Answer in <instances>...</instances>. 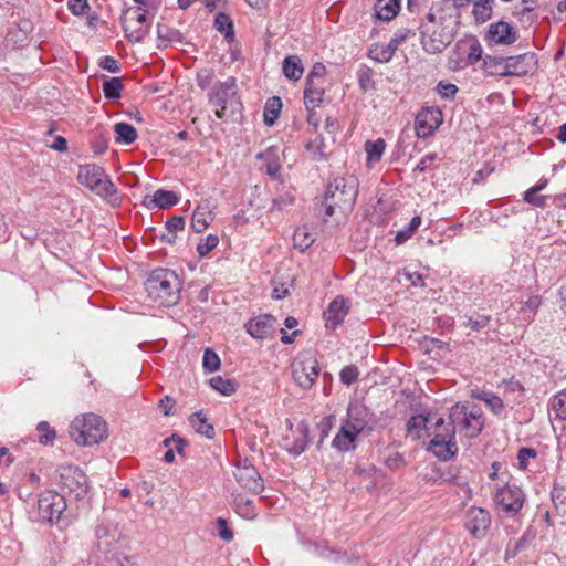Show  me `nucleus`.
Here are the masks:
<instances>
[{
  "mask_svg": "<svg viewBox=\"0 0 566 566\" xmlns=\"http://www.w3.org/2000/svg\"><path fill=\"white\" fill-rule=\"evenodd\" d=\"M358 179L353 176L336 177L327 185L323 206L325 220L333 217L336 210L342 213L352 211L358 195Z\"/></svg>",
  "mask_w": 566,
  "mask_h": 566,
  "instance_id": "nucleus-1",
  "label": "nucleus"
},
{
  "mask_svg": "<svg viewBox=\"0 0 566 566\" xmlns=\"http://www.w3.org/2000/svg\"><path fill=\"white\" fill-rule=\"evenodd\" d=\"M145 290L154 302L170 307L179 302L181 282L174 271L156 269L146 280Z\"/></svg>",
  "mask_w": 566,
  "mask_h": 566,
  "instance_id": "nucleus-2",
  "label": "nucleus"
},
{
  "mask_svg": "<svg viewBox=\"0 0 566 566\" xmlns=\"http://www.w3.org/2000/svg\"><path fill=\"white\" fill-rule=\"evenodd\" d=\"M70 436L82 447L98 444L107 439V422L98 415L88 412L74 418L70 424Z\"/></svg>",
  "mask_w": 566,
  "mask_h": 566,
  "instance_id": "nucleus-3",
  "label": "nucleus"
},
{
  "mask_svg": "<svg viewBox=\"0 0 566 566\" xmlns=\"http://www.w3.org/2000/svg\"><path fill=\"white\" fill-rule=\"evenodd\" d=\"M455 429V424L450 419L449 422H446L442 417L433 415V421L429 428L431 440L428 450L442 461L452 459L458 452Z\"/></svg>",
  "mask_w": 566,
  "mask_h": 566,
  "instance_id": "nucleus-4",
  "label": "nucleus"
},
{
  "mask_svg": "<svg viewBox=\"0 0 566 566\" xmlns=\"http://www.w3.org/2000/svg\"><path fill=\"white\" fill-rule=\"evenodd\" d=\"M78 182L95 192L97 196L112 200L117 196V188L105 172V170L96 164H85L78 167Z\"/></svg>",
  "mask_w": 566,
  "mask_h": 566,
  "instance_id": "nucleus-5",
  "label": "nucleus"
},
{
  "mask_svg": "<svg viewBox=\"0 0 566 566\" xmlns=\"http://www.w3.org/2000/svg\"><path fill=\"white\" fill-rule=\"evenodd\" d=\"M449 419L468 438L478 437L484 427L483 413L476 406L469 409L465 405L455 403L450 409Z\"/></svg>",
  "mask_w": 566,
  "mask_h": 566,
  "instance_id": "nucleus-6",
  "label": "nucleus"
},
{
  "mask_svg": "<svg viewBox=\"0 0 566 566\" xmlns=\"http://www.w3.org/2000/svg\"><path fill=\"white\" fill-rule=\"evenodd\" d=\"M294 381L303 389H310L319 375V366L311 350L300 353L292 363Z\"/></svg>",
  "mask_w": 566,
  "mask_h": 566,
  "instance_id": "nucleus-7",
  "label": "nucleus"
},
{
  "mask_svg": "<svg viewBox=\"0 0 566 566\" xmlns=\"http://www.w3.org/2000/svg\"><path fill=\"white\" fill-rule=\"evenodd\" d=\"M60 486L75 500L83 499L88 491L85 473L75 465L62 467L60 470Z\"/></svg>",
  "mask_w": 566,
  "mask_h": 566,
  "instance_id": "nucleus-8",
  "label": "nucleus"
},
{
  "mask_svg": "<svg viewBox=\"0 0 566 566\" xmlns=\"http://www.w3.org/2000/svg\"><path fill=\"white\" fill-rule=\"evenodd\" d=\"M124 31L130 42H140L148 33L146 11L138 8L125 10L120 17Z\"/></svg>",
  "mask_w": 566,
  "mask_h": 566,
  "instance_id": "nucleus-9",
  "label": "nucleus"
},
{
  "mask_svg": "<svg viewBox=\"0 0 566 566\" xmlns=\"http://www.w3.org/2000/svg\"><path fill=\"white\" fill-rule=\"evenodd\" d=\"M66 509L65 497L60 493L46 490L38 501L39 518L50 524L57 522Z\"/></svg>",
  "mask_w": 566,
  "mask_h": 566,
  "instance_id": "nucleus-10",
  "label": "nucleus"
},
{
  "mask_svg": "<svg viewBox=\"0 0 566 566\" xmlns=\"http://www.w3.org/2000/svg\"><path fill=\"white\" fill-rule=\"evenodd\" d=\"M494 502L499 510L507 515L514 516L522 510L525 502V494L518 486L505 484L497 489L494 495Z\"/></svg>",
  "mask_w": 566,
  "mask_h": 566,
  "instance_id": "nucleus-11",
  "label": "nucleus"
},
{
  "mask_svg": "<svg viewBox=\"0 0 566 566\" xmlns=\"http://www.w3.org/2000/svg\"><path fill=\"white\" fill-rule=\"evenodd\" d=\"M238 483L253 493H260L264 489L263 479L258 472L256 468L251 464L247 459L240 460L233 472Z\"/></svg>",
  "mask_w": 566,
  "mask_h": 566,
  "instance_id": "nucleus-12",
  "label": "nucleus"
},
{
  "mask_svg": "<svg viewBox=\"0 0 566 566\" xmlns=\"http://www.w3.org/2000/svg\"><path fill=\"white\" fill-rule=\"evenodd\" d=\"M490 525L491 515L486 510L476 506L467 510L464 526L472 536L476 538L484 537Z\"/></svg>",
  "mask_w": 566,
  "mask_h": 566,
  "instance_id": "nucleus-13",
  "label": "nucleus"
},
{
  "mask_svg": "<svg viewBox=\"0 0 566 566\" xmlns=\"http://www.w3.org/2000/svg\"><path fill=\"white\" fill-rule=\"evenodd\" d=\"M442 123V113L438 108H424L416 116V135L420 138L431 136Z\"/></svg>",
  "mask_w": 566,
  "mask_h": 566,
  "instance_id": "nucleus-14",
  "label": "nucleus"
},
{
  "mask_svg": "<svg viewBox=\"0 0 566 566\" xmlns=\"http://www.w3.org/2000/svg\"><path fill=\"white\" fill-rule=\"evenodd\" d=\"M308 426L301 422L295 429L290 424V434L283 439L285 450L292 455H300L303 453L308 444Z\"/></svg>",
  "mask_w": 566,
  "mask_h": 566,
  "instance_id": "nucleus-15",
  "label": "nucleus"
},
{
  "mask_svg": "<svg viewBox=\"0 0 566 566\" xmlns=\"http://www.w3.org/2000/svg\"><path fill=\"white\" fill-rule=\"evenodd\" d=\"M509 69L503 72L507 76H525L537 69V57L535 53L527 52L516 56H509Z\"/></svg>",
  "mask_w": 566,
  "mask_h": 566,
  "instance_id": "nucleus-16",
  "label": "nucleus"
},
{
  "mask_svg": "<svg viewBox=\"0 0 566 566\" xmlns=\"http://www.w3.org/2000/svg\"><path fill=\"white\" fill-rule=\"evenodd\" d=\"M421 29V43L423 49L431 54L442 52L451 42L448 34L437 30H431V27L426 23L420 27Z\"/></svg>",
  "mask_w": 566,
  "mask_h": 566,
  "instance_id": "nucleus-17",
  "label": "nucleus"
},
{
  "mask_svg": "<svg viewBox=\"0 0 566 566\" xmlns=\"http://www.w3.org/2000/svg\"><path fill=\"white\" fill-rule=\"evenodd\" d=\"M275 322L276 318L271 314L259 315L245 324V329L253 338L263 340L274 333Z\"/></svg>",
  "mask_w": 566,
  "mask_h": 566,
  "instance_id": "nucleus-18",
  "label": "nucleus"
},
{
  "mask_svg": "<svg viewBox=\"0 0 566 566\" xmlns=\"http://www.w3.org/2000/svg\"><path fill=\"white\" fill-rule=\"evenodd\" d=\"M485 39L494 44L511 45L517 40V33L507 22L499 21L490 24Z\"/></svg>",
  "mask_w": 566,
  "mask_h": 566,
  "instance_id": "nucleus-19",
  "label": "nucleus"
},
{
  "mask_svg": "<svg viewBox=\"0 0 566 566\" xmlns=\"http://www.w3.org/2000/svg\"><path fill=\"white\" fill-rule=\"evenodd\" d=\"M343 422L355 432H359L361 434L368 427L369 412L363 405L350 403L347 409V416Z\"/></svg>",
  "mask_w": 566,
  "mask_h": 566,
  "instance_id": "nucleus-20",
  "label": "nucleus"
},
{
  "mask_svg": "<svg viewBox=\"0 0 566 566\" xmlns=\"http://www.w3.org/2000/svg\"><path fill=\"white\" fill-rule=\"evenodd\" d=\"M348 310V302L344 297L338 296L333 300L324 312L326 327L336 328L340 323H343Z\"/></svg>",
  "mask_w": 566,
  "mask_h": 566,
  "instance_id": "nucleus-21",
  "label": "nucleus"
},
{
  "mask_svg": "<svg viewBox=\"0 0 566 566\" xmlns=\"http://www.w3.org/2000/svg\"><path fill=\"white\" fill-rule=\"evenodd\" d=\"M212 220L213 214L211 202L209 200H202L198 203L192 213L191 228L195 232L200 233L209 227Z\"/></svg>",
  "mask_w": 566,
  "mask_h": 566,
  "instance_id": "nucleus-22",
  "label": "nucleus"
},
{
  "mask_svg": "<svg viewBox=\"0 0 566 566\" xmlns=\"http://www.w3.org/2000/svg\"><path fill=\"white\" fill-rule=\"evenodd\" d=\"M237 94V83L234 77H228L224 82L218 83L210 95V102L213 105H223L232 101Z\"/></svg>",
  "mask_w": 566,
  "mask_h": 566,
  "instance_id": "nucleus-23",
  "label": "nucleus"
},
{
  "mask_svg": "<svg viewBox=\"0 0 566 566\" xmlns=\"http://www.w3.org/2000/svg\"><path fill=\"white\" fill-rule=\"evenodd\" d=\"M360 433L355 432L342 421L339 431L332 441V447L340 452H348L356 449V441Z\"/></svg>",
  "mask_w": 566,
  "mask_h": 566,
  "instance_id": "nucleus-24",
  "label": "nucleus"
},
{
  "mask_svg": "<svg viewBox=\"0 0 566 566\" xmlns=\"http://www.w3.org/2000/svg\"><path fill=\"white\" fill-rule=\"evenodd\" d=\"M179 201L178 196L170 190L158 189L154 192L153 197L148 196L144 199V205L147 208L157 207L159 209H168L176 206Z\"/></svg>",
  "mask_w": 566,
  "mask_h": 566,
  "instance_id": "nucleus-25",
  "label": "nucleus"
},
{
  "mask_svg": "<svg viewBox=\"0 0 566 566\" xmlns=\"http://www.w3.org/2000/svg\"><path fill=\"white\" fill-rule=\"evenodd\" d=\"M325 95L324 82L306 81L304 88V104L306 109L315 108L323 102Z\"/></svg>",
  "mask_w": 566,
  "mask_h": 566,
  "instance_id": "nucleus-26",
  "label": "nucleus"
},
{
  "mask_svg": "<svg viewBox=\"0 0 566 566\" xmlns=\"http://www.w3.org/2000/svg\"><path fill=\"white\" fill-rule=\"evenodd\" d=\"M433 421V415L429 413L423 416L421 413L412 416L406 424L408 434L413 440H419L422 437V431L429 436L430 423Z\"/></svg>",
  "mask_w": 566,
  "mask_h": 566,
  "instance_id": "nucleus-27",
  "label": "nucleus"
},
{
  "mask_svg": "<svg viewBox=\"0 0 566 566\" xmlns=\"http://www.w3.org/2000/svg\"><path fill=\"white\" fill-rule=\"evenodd\" d=\"M509 56H491L486 55L484 59V70L488 75L507 77L503 72L509 69Z\"/></svg>",
  "mask_w": 566,
  "mask_h": 566,
  "instance_id": "nucleus-28",
  "label": "nucleus"
},
{
  "mask_svg": "<svg viewBox=\"0 0 566 566\" xmlns=\"http://www.w3.org/2000/svg\"><path fill=\"white\" fill-rule=\"evenodd\" d=\"M282 71L286 78L298 81L304 72L301 59L297 55H289L283 60Z\"/></svg>",
  "mask_w": 566,
  "mask_h": 566,
  "instance_id": "nucleus-29",
  "label": "nucleus"
},
{
  "mask_svg": "<svg viewBox=\"0 0 566 566\" xmlns=\"http://www.w3.org/2000/svg\"><path fill=\"white\" fill-rule=\"evenodd\" d=\"M189 422L191 427L201 436H205L209 439L214 436V428L212 424L208 422V419L202 413V411L195 412L190 416Z\"/></svg>",
  "mask_w": 566,
  "mask_h": 566,
  "instance_id": "nucleus-30",
  "label": "nucleus"
},
{
  "mask_svg": "<svg viewBox=\"0 0 566 566\" xmlns=\"http://www.w3.org/2000/svg\"><path fill=\"white\" fill-rule=\"evenodd\" d=\"M114 133L118 144L130 145L137 139L135 127L124 122L114 125Z\"/></svg>",
  "mask_w": 566,
  "mask_h": 566,
  "instance_id": "nucleus-31",
  "label": "nucleus"
},
{
  "mask_svg": "<svg viewBox=\"0 0 566 566\" xmlns=\"http://www.w3.org/2000/svg\"><path fill=\"white\" fill-rule=\"evenodd\" d=\"M538 0H521L513 10V15L518 18L522 22L532 23L535 20L533 14L537 7Z\"/></svg>",
  "mask_w": 566,
  "mask_h": 566,
  "instance_id": "nucleus-32",
  "label": "nucleus"
},
{
  "mask_svg": "<svg viewBox=\"0 0 566 566\" xmlns=\"http://www.w3.org/2000/svg\"><path fill=\"white\" fill-rule=\"evenodd\" d=\"M399 8V0H389L385 3L384 0H378L376 4V18L382 21H390L397 15Z\"/></svg>",
  "mask_w": 566,
  "mask_h": 566,
  "instance_id": "nucleus-33",
  "label": "nucleus"
},
{
  "mask_svg": "<svg viewBox=\"0 0 566 566\" xmlns=\"http://www.w3.org/2000/svg\"><path fill=\"white\" fill-rule=\"evenodd\" d=\"M315 241L314 234L310 231L306 226L298 227L293 235V244L295 249L300 251H305L308 249Z\"/></svg>",
  "mask_w": 566,
  "mask_h": 566,
  "instance_id": "nucleus-34",
  "label": "nucleus"
},
{
  "mask_svg": "<svg viewBox=\"0 0 566 566\" xmlns=\"http://www.w3.org/2000/svg\"><path fill=\"white\" fill-rule=\"evenodd\" d=\"M157 35L160 42L182 43L184 41V35L179 30L161 23L157 25Z\"/></svg>",
  "mask_w": 566,
  "mask_h": 566,
  "instance_id": "nucleus-35",
  "label": "nucleus"
},
{
  "mask_svg": "<svg viewBox=\"0 0 566 566\" xmlns=\"http://www.w3.org/2000/svg\"><path fill=\"white\" fill-rule=\"evenodd\" d=\"M214 27L224 34L227 41L230 42L234 39L233 22L228 14L223 12L218 13L214 19Z\"/></svg>",
  "mask_w": 566,
  "mask_h": 566,
  "instance_id": "nucleus-36",
  "label": "nucleus"
},
{
  "mask_svg": "<svg viewBox=\"0 0 566 566\" xmlns=\"http://www.w3.org/2000/svg\"><path fill=\"white\" fill-rule=\"evenodd\" d=\"M123 90L124 85L119 77H112L103 84L104 96L109 101L118 99L122 96Z\"/></svg>",
  "mask_w": 566,
  "mask_h": 566,
  "instance_id": "nucleus-37",
  "label": "nucleus"
},
{
  "mask_svg": "<svg viewBox=\"0 0 566 566\" xmlns=\"http://www.w3.org/2000/svg\"><path fill=\"white\" fill-rule=\"evenodd\" d=\"M281 107H282V102H281L280 97L274 96V97L268 99L265 107H264V113H263L264 123L266 125L271 126L275 123Z\"/></svg>",
  "mask_w": 566,
  "mask_h": 566,
  "instance_id": "nucleus-38",
  "label": "nucleus"
},
{
  "mask_svg": "<svg viewBox=\"0 0 566 566\" xmlns=\"http://www.w3.org/2000/svg\"><path fill=\"white\" fill-rule=\"evenodd\" d=\"M386 143L384 139L379 138L375 142H366L365 150L367 153V161L368 163H377L380 160L384 151H385Z\"/></svg>",
  "mask_w": 566,
  "mask_h": 566,
  "instance_id": "nucleus-39",
  "label": "nucleus"
},
{
  "mask_svg": "<svg viewBox=\"0 0 566 566\" xmlns=\"http://www.w3.org/2000/svg\"><path fill=\"white\" fill-rule=\"evenodd\" d=\"M209 382L211 388L224 396H230L235 391V382L232 379L214 376Z\"/></svg>",
  "mask_w": 566,
  "mask_h": 566,
  "instance_id": "nucleus-40",
  "label": "nucleus"
},
{
  "mask_svg": "<svg viewBox=\"0 0 566 566\" xmlns=\"http://www.w3.org/2000/svg\"><path fill=\"white\" fill-rule=\"evenodd\" d=\"M394 54L395 51L388 44H376L370 50L371 57L381 63L389 62L392 59Z\"/></svg>",
  "mask_w": 566,
  "mask_h": 566,
  "instance_id": "nucleus-41",
  "label": "nucleus"
},
{
  "mask_svg": "<svg viewBox=\"0 0 566 566\" xmlns=\"http://www.w3.org/2000/svg\"><path fill=\"white\" fill-rule=\"evenodd\" d=\"M551 406L557 418L566 419V388L554 396Z\"/></svg>",
  "mask_w": 566,
  "mask_h": 566,
  "instance_id": "nucleus-42",
  "label": "nucleus"
},
{
  "mask_svg": "<svg viewBox=\"0 0 566 566\" xmlns=\"http://www.w3.org/2000/svg\"><path fill=\"white\" fill-rule=\"evenodd\" d=\"M202 366L206 371L213 373L220 368V358L210 348H206L202 357Z\"/></svg>",
  "mask_w": 566,
  "mask_h": 566,
  "instance_id": "nucleus-43",
  "label": "nucleus"
},
{
  "mask_svg": "<svg viewBox=\"0 0 566 566\" xmlns=\"http://www.w3.org/2000/svg\"><path fill=\"white\" fill-rule=\"evenodd\" d=\"M36 430L41 433L39 437L41 444H49L56 438V431L50 427L48 421H40L36 426Z\"/></svg>",
  "mask_w": 566,
  "mask_h": 566,
  "instance_id": "nucleus-44",
  "label": "nucleus"
},
{
  "mask_svg": "<svg viewBox=\"0 0 566 566\" xmlns=\"http://www.w3.org/2000/svg\"><path fill=\"white\" fill-rule=\"evenodd\" d=\"M219 243V238L214 234L207 235L197 245V252L200 258H203L210 253Z\"/></svg>",
  "mask_w": 566,
  "mask_h": 566,
  "instance_id": "nucleus-45",
  "label": "nucleus"
},
{
  "mask_svg": "<svg viewBox=\"0 0 566 566\" xmlns=\"http://www.w3.org/2000/svg\"><path fill=\"white\" fill-rule=\"evenodd\" d=\"M481 399L490 407L493 413L499 415L502 412L504 405L499 396L492 392H483Z\"/></svg>",
  "mask_w": 566,
  "mask_h": 566,
  "instance_id": "nucleus-46",
  "label": "nucleus"
},
{
  "mask_svg": "<svg viewBox=\"0 0 566 566\" xmlns=\"http://www.w3.org/2000/svg\"><path fill=\"white\" fill-rule=\"evenodd\" d=\"M491 1L492 0H484V4L473 6V14L476 21L485 22L488 19H490L492 13Z\"/></svg>",
  "mask_w": 566,
  "mask_h": 566,
  "instance_id": "nucleus-47",
  "label": "nucleus"
},
{
  "mask_svg": "<svg viewBox=\"0 0 566 566\" xmlns=\"http://www.w3.org/2000/svg\"><path fill=\"white\" fill-rule=\"evenodd\" d=\"M523 199L525 202L534 207L544 208L546 206L547 197L538 195V192L530 188L524 192Z\"/></svg>",
  "mask_w": 566,
  "mask_h": 566,
  "instance_id": "nucleus-48",
  "label": "nucleus"
},
{
  "mask_svg": "<svg viewBox=\"0 0 566 566\" xmlns=\"http://www.w3.org/2000/svg\"><path fill=\"white\" fill-rule=\"evenodd\" d=\"M359 371L356 366H345L339 374L343 384L349 386L354 384L358 378Z\"/></svg>",
  "mask_w": 566,
  "mask_h": 566,
  "instance_id": "nucleus-49",
  "label": "nucleus"
},
{
  "mask_svg": "<svg viewBox=\"0 0 566 566\" xmlns=\"http://www.w3.org/2000/svg\"><path fill=\"white\" fill-rule=\"evenodd\" d=\"M294 203V196L290 192H284L272 200L271 210H283L284 208Z\"/></svg>",
  "mask_w": 566,
  "mask_h": 566,
  "instance_id": "nucleus-50",
  "label": "nucleus"
},
{
  "mask_svg": "<svg viewBox=\"0 0 566 566\" xmlns=\"http://www.w3.org/2000/svg\"><path fill=\"white\" fill-rule=\"evenodd\" d=\"M437 91L442 98L452 99V98H454L459 88L457 85H454L452 83L439 82L437 85Z\"/></svg>",
  "mask_w": 566,
  "mask_h": 566,
  "instance_id": "nucleus-51",
  "label": "nucleus"
},
{
  "mask_svg": "<svg viewBox=\"0 0 566 566\" xmlns=\"http://www.w3.org/2000/svg\"><path fill=\"white\" fill-rule=\"evenodd\" d=\"M489 322H490V316L478 315L475 318L469 317L465 323V326L472 331H480V329L484 328L485 326H488Z\"/></svg>",
  "mask_w": 566,
  "mask_h": 566,
  "instance_id": "nucleus-52",
  "label": "nucleus"
},
{
  "mask_svg": "<svg viewBox=\"0 0 566 566\" xmlns=\"http://www.w3.org/2000/svg\"><path fill=\"white\" fill-rule=\"evenodd\" d=\"M537 452L532 448H521L517 453L518 464L522 469H526L530 459H535Z\"/></svg>",
  "mask_w": 566,
  "mask_h": 566,
  "instance_id": "nucleus-53",
  "label": "nucleus"
},
{
  "mask_svg": "<svg viewBox=\"0 0 566 566\" xmlns=\"http://www.w3.org/2000/svg\"><path fill=\"white\" fill-rule=\"evenodd\" d=\"M67 7L75 15H83L90 9L87 0H69Z\"/></svg>",
  "mask_w": 566,
  "mask_h": 566,
  "instance_id": "nucleus-54",
  "label": "nucleus"
},
{
  "mask_svg": "<svg viewBox=\"0 0 566 566\" xmlns=\"http://www.w3.org/2000/svg\"><path fill=\"white\" fill-rule=\"evenodd\" d=\"M481 57H482V48H481L480 43L478 41L471 42L469 45V51H468V55H467L468 63L474 64L479 60H481Z\"/></svg>",
  "mask_w": 566,
  "mask_h": 566,
  "instance_id": "nucleus-55",
  "label": "nucleus"
},
{
  "mask_svg": "<svg viewBox=\"0 0 566 566\" xmlns=\"http://www.w3.org/2000/svg\"><path fill=\"white\" fill-rule=\"evenodd\" d=\"M326 74V67L323 63H315L308 73L306 81H316L324 82V76Z\"/></svg>",
  "mask_w": 566,
  "mask_h": 566,
  "instance_id": "nucleus-56",
  "label": "nucleus"
},
{
  "mask_svg": "<svg viewBox=\"0 0 566 566\" xmlns=\"http://www.w3.org/2000/svg\"><path fill=\"white\" fill-rule=\"evenodd\" d=\"M237 506H238V511L239 513L247 517V518H252L254 517L255 513H254V507L252 505V502L250 500H238L237 501Z\"/></svg>",
  "mask_w": 566,
  "mask_h": 566,
  "instance_id": "nucleus-57",
  "label": "nucleus"
},
{
  "mask_svg": "<svg viewBox=\"0 0 566 566\" xmlns=\"http://www.w3.org/2000/svg\"><path fill=\"white\" fill-rule=\"evenodd\" d=\"M217 526H218V535L221 539H223L226 542H230L233 539V532L229 528L226 520L218 518Z\"/></svg>",
  "mask_w": 566,
  "mask_h": 566,
  "instance_id": "nucleus-58",
  "label": "nucleus"
},
{
  "mask_svg": "<svg viewBox=\"0 0 566 566\" xmlns=\"http://www.w3.org/2000/svg\"><path fill=\"white\" fill-rule=\"evenodd\" d=\"M99 66L111 73H118L120 72V66L117 62V60H115L113 56H104L101 62H99Z\"/></svg>",
  "mask_w": 566,
  "mask_h": 566,
  "instance_id": "nucleus-59",
  "label": "nucleus"
},
{
  "mask_svg": "<svg viewBox=\"0 0 566 566\" xmlns=\"http://www.w3.org/2000/svg\"><path fill=\"white\" fill-rule=\"evenodd\" d=\"M165 228L169 232L177 233L178 231L184 230L185 220L182 217H172L171 219L166 221Z\"/></svg>",
  "mask_w": 566,
  "mask_h": 566,
  "instance_id": "nucleus-60",
  "label": "nucleus"
},
{
  "mask_svg": "<svg viewBox=\"0 0 566 566\" xmlns=\"http://www.w3.org/2000/svg\"><path fill=\"white\" fill-rule=\"evenodd\" d=\"M212 72L209 70H201L197 73L198 85L205 90L209 86L212 81Z\"/></svg>",
  "mask_w": 566,
  "mask_h": 566,
  "instance_id": "nucleus-61",
  "label": "nucleus"
},
{
  "mask_svg": "<svg viewBox=\"0 0 566 566\" xmlns=\"http://www.w3.org/2000/svg\"><path fill=\"white\" fill-rule=\"evenodd\" d=\"M164 446L166 448H172L174 450H176L179 454L182 453V450H184V446H185V442L182 439L178 438V437H170V438H167L164 440Z\"/></svg>",
  "mask_w": 566,
  "mask_h": 566,
  "instance_id": "nucleus-62",
  "label": "nucleus"
},
{
  "mask_svg": "<svg viewBox=\"0 0 566 566\" xmlns=\"http://www.w3.org/2000/svg\"><path fill=\"white\" fill-rule=\"evenodd\" d=\"M409 33H410V31H408V30L399 31V32L395 33V35L391 38V40L387 44L390 45L392 48V50L396 52L398 46L407 40Z\"/></svg>",
  "mask_w": 566,
  "mask_h": 566,
  "instance_id": "nucleus-63",
  "label": "nucleus"
},
{
  "mask_svg": "<svg viewBox=\"0 0 566 566\" xmlns=\"http://www.w3.org/2000/svg\"><path fill=\"white\" fill-rule=\"evenodd\" d=\"M333 416L324 417L318 423V429L321 431V442L328 436V431L333 426Z\"/></svg>",
  "mask_w": 566,
  "mask_h": 566,
  "instance_id": "nucleus-64",
  "label": "nucleus"
}]
</instances>
